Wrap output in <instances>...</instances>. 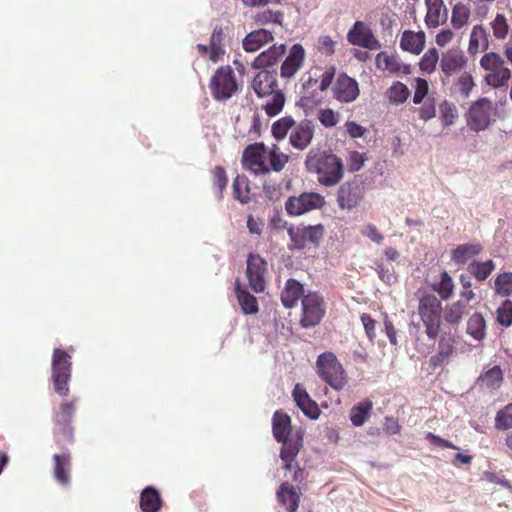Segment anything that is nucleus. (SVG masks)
<instances>
[{
    "instance_id": "8fccbe9b",
    "label": "nucleus",
    "mask_w": 512,
    "mask_h": 512,
    "mask_svg": "<svg viewBox=\"0 0 512 512\" xmlns=\"http://www.w3.org/2000/svg\"><path fill=\"white\" fill-rule=\"evenodd\" d=\"M440 120L444 126L452 125L458 118V110L452 103L444 101L439 106Z\"/></svg>"
},
{
    "instance_id": "5fc2aeb1",
    "label": "nucleus",
    "mask_w": 512,
    "mask_h": 512,
    "mask_svg": "<svg viewBox=\"0 0 512 512\" xmlns=\"http://www.w3.org/2000/svg\"><path fill=\"white\" fill-rule=\"evenodd\" d=\"M474 87V81L470 74L463 73L456 83L457 91L464 98H468Z\"/></svg>"
},
{
    "instance_id": "6ab92c4d",
    "label": "nucleus",
    "mask_w": 512,
    "mask_h": 512,
    "mask_svg": "<svg viewBox=\"0 0 512 512\" xmlns=\"http://www.w3.org/2000/svg\"><path fill=\"white\" fill-rule=\"evenodd\" d=\"M347 39L352 45L364 47L370 50L378 49L379 42L375 39L371 29L361 21H356L349 30Z\"/></svg>"
},
{
    "instance_id": "c9c22d12",
    "label": "nucleus",
    "mask_w": 512,
    "mask_h": 512,
    "mask_svg": "<svg viewBox=\"0 0 512 512\" xmlns=\"http://www.w3.org/2000/svg\"><path fill=\"white\" fill-rule=\"evenodd\" d=\"M373 408L371 400L366 399L357 405L353 406L350 410V421L354 426H362L369 418Z\"/></svg>"
},
{
    "instance_id": "f03ea898",
    "label": "nucleus",
    "mask_w": 512,
    "mask_h": 512,
    "mask_svg": "<svg viewBox=\"0 0 512 512\" xmlns=\"http://www.w3.org/2000/svg\"><path fill=\"white\" fill-rule=\"evenodd\" d=\"M305 166L309 172L316 173L319 183L326 187L336 185L344 176L342 159L330 152L310 150Z\"/></svg>"
},
{
    "instance_id": "a878e982",
    "label": "nucleus",
    "mask_w": 512,
    "mask_h": 512,
    "mask_svg": "<svg viewBox=\"0 0 512 512\" xmlns=\"http://www.w3.org/2000/svg\"><path fill=\"white\" fill-rule=\"evenodd\" d=\"M163 504L160 492L155 487L147 486L141 491L139 506L142 512H159Z\"/></svg>"
},
{
    "instance_id": "a19ab883",
    "label": "nucleus",
    "mask_w": 512,
    "mask_h": 512,
    "mask_svg": "<svg viewBox=\"0 0 512 512\" xmlns=\"http://www.w3.org/2000/svg\"><path fill=\"white\" fill-rule=\"evenodd\" d=\"M466 313V304L462 301H456L446 306L444 310V320L449 324H459Z\"/></svg>"
},
{
    "instance_id": "a211bd4d",
    "label": "nucleus",
    "mask_w": 512,
    "mask_h": 512,
    "mask_svg": "<svg viewBox=\"0 0 512 512\" xmlns=\"http://www.w3.org/2000/svg\"><path fill=\"white\" fill-rule=\"evenodd\" d=\"M314 131L315 126L311 120L304 119L296 123L289 134L290 145L296 150H305L313 140Z\"/></svg>"
},
{
    "instance_id": "0e129e2a",
    "label": "nucleus",
    "mask_w": 512,
    "mask_h": 512,
    "mask_svg": "<svg viewBox=\"0 0 512 512\" xmlns=\"http://www.w3.org/2000/svg\"><path fill=\"white\" fill-rule=\"evenodd\" d=\"M368 339L373 342L376 338V321L367 313L360 317Z\"/></svg>"
},
{
    "instance_id": "2f4dec72",
    "label": "nucleus",
    "mask_w": 512,
    "mask_h": 512,
    "mask_svg": "<svg viewBox=\"0 0 512 512\" xmlns=\"http://www.w3.org/2000/svg\"><path fill=\"white\" fill-rule=\"evenodd\" d=\"M283 444L280 451V458L284 462V468L286 470H292L294 467V460L298 455L302 447V438H286L284 441H280Z\"/></svg>"
},
{
    "instance_id": "393cba45",
    "label": "nucleus",
    "mask_w": 512,
    "mask_h": 512,
    "mask_svg": "<svg viewBox=\"0 0 512 512\" xmlns=\"http://www.w3.org/2000/svg\"><path fill=\"white\" fill-rule=\"evenodd\" d=\"M53 475L62 486L70 484L71 456L69 453L53 455Z\"/></svg>"
},
{
    "instance_id": "6e6552de",
    "label": "nucleus",
    "mask_w": 512,
    "mask_h": 512,
    "mask_svg": "<svg viewBox=\"0 0 512 512\" xmlns=\"http://www.w3.org/2000/svg\"><path fill=\"white\" fill-rule=\"evenodd\" d=\"M288 236L291 240V248L303 250L308 244L318 246L322 240L325 227L322 224L316 225H291L287 228Z\"/></svg>"
},
{
    "instance_id": "0eeeda50",
    "label": "nucleus",
    "mask_w": 512,
    "mask_h": 512,
    "mask_svg": "<svg viewBox=\"0 0 512 512\" xmlns=\"http://www.w3.org/2000/svg\"><path fill=\"white\" fill-rule=\"evenodd\" d=\"M209 88L214 99H230L238 90L233 69L229 65L219 67L210 80Z\"/></svg>"
},
{
    "instance_id": "20e7f679",
    "label": "nucleus",
    "mask_w": 512,
    "mask_h": 512,
    "mask_svg": "<svg viewBox=\"0 0 512 512\" xmlns=\"http://www.w3.org/2000/svg\"><path fill=\"white\" fill-rule=\"evenodd\" d=\"M315 369L319 378L336 391H341L348 383V375L333 352L321 353L317 357Z\"/></svg>"
},
{
    "instance_id": "4c0bfd02",
    "label": "nucleus",
    "mask_w": 512,
    "mask_h": 512,
    "mask_svg": "<svg viewBox=\"0 0 512 512\" xmlns=\"http://www.w3.org/2000/svg\"><path fill=\"white\" fill-rule=\"evenodd\" d=\"M482 250L481 245L479 244H463L459 245L453 252H452V260L456 264H465L467 263L472 257L479 254Z\"/></svg>"
},
{
    "instance_id": "e433bc0d",
    "label": "nucleus",
    "mask_w": 512,
    "mask_h": 512,
    "mask_svg": "<svg viewBox=\"0 0 512 512\" xmlns=\"http://www.w3.org/2000/svg\"><path fill=\"white\" fill-rule=\"evenodd\" d=\"M454 282L451 276L446 272H441L439 279L431 283V288L446 300L450 298L454 292Z\"/></svg>"
},
{
    "instance_id": "4468645a",
    "label": "nucleus",
    "mask_w": 512,
    "mask_h": 512,
    "mask_svg": "<svg viewBox=\"0 0 512 512\" xmlns=\"http://www.w3.org/2000/svg\"><path fill=\"white\" fill-rule=\"evenodd\" d=\"M494 115L495 108L493 103L487 98H482L470 107L467 124L472 130L479 132L485 130L490 125Z\"/></svg>"
},
{
    "instance_id": "7ed1b4c3",
    "label": "nucleus",
    "mask_w": 512,
    "mask_h": 512,
    "mask_svg": "<svg viewBox=\"0 0 512 512\" xmlns=\"http://www.w3.org/2000/svg\"><path fill=\"white\" fill-rule=\"evenodd\" d=\"M252 87L258 97H270L263 105L265 113L269 117L278 115L285 104V96L277 89L276 73L268 70H261L253 79Z\"/></svg>"
},
{
    "instance_id": "680f3d73",
    "label": "nucleus",
    "mask_w": 512,
    "mask_h": 512,
    "mask_svg": "<svg viewBox=\"0 0 512 512\" xmlns=\"http://www.w3.org/2000/svg\"><path fill=\"white\" fill-rule=\"evenodd\" d=\"M400 46L403 50L416 53V33L404 31L401 37Z\"/></svg>"
},
{
    "instance_id": "4d7b16f0",
    "label": "nucleus",
    "mask_w": 512,
    "mask_h": 512,
    "mask_svg": "<svg viewBox=\"0 0 512 512\" xmlns=\"http://www.w3.org/2000/svg\"><path fill=\"white\" fill-rule=\"evenodd\" d=\"M336 42L328 35L318 38L317 50L326 56H332L335 53Z\"/></svg>"
},
{
    "instance_id": "13d9d810",
    "label": "nucleus",
    "mask_w": 512,
    "mask_h": 512,
    "mask_svg": "<svg viewBox=\"0 0 512 512\" xmlns=\"http://www.w3.org/2000/svg\"><path fill=\"white\" fill-rule=\"evenodd\" d=\"M263 192L269 200L277 201L282 195V188L280 184L268 180L263 184Z\"/></svg>"
},
{
    "instance_id": "9d476101",
    "label": "nucleus",
    "mask_w": 512,
    "mask_h": 512,
    "mask_svg": "<svg viewBox=\"0 0 512 512\" xmlns=\"http://www.w3.org/2000/svg\"><path fill=\"white\" fill-rule=\"evenodd\" d=\"M365 197V184L358 178L342 183L336 193V202L341 210L351 211L358 207Z\"/></svg>"
},
{
    "instance_id": "58836bf2",
    "label": "nucleus",
    "mask_w": 512,
    "mask_h": 512,
    "mask_svg": "<svg viewBox=\"0 0 512 512\" xmlns=\"http://www.w3.org/2000/svg\"><path fill=\"white\" fill-rule=\"evenodd\" d=\"M467 333L475 340H482L486 335V322L479 313H474L467 322Z\"/></svg>"
},
{
    "instance_id": "f8f14e48",
    "label": "nucleus",
    "mask_w": 512,
    "mask_h": 512,
    "mask_svg": "<svg viewBox=\"0 0 512 512\" xmlns=\"http://www.w3.org/2000/svg\"><path fill=\"white\" fill-rule=\"evenodd\" d=\"M418 308L426 326L427 335L429 338H435L440 327L439 317L442 310L440 301L434 295H425L421 297Z\"/></svg>"
},
{
    "instance_id": "338daca9",
    "label": "nucleus",
    "mask_w": 512,
    "mask_h": 512,
    "mask_svg": "<svg viewBox=\"0 0 512 512\" xmlns=\"http://www.w3.org/2000/svg\"><path fill=\"white\" fill-rule=\"evenodd\" d=\"M345 128L351 138L363 137L367 131L365 127L355 121H346Z\"/></svg>"
},
{
    "instance_id": "6e6d98bb",
    "label": "nucleus",
    "mask_w": 512,
    "mask_h": 512,
    "mask_svg": "<svg viewBox=\"0 0 512 512\" xmlns=\"http://www.w3.org/2000/svg\"><path fill=\"white\" fill-rule=\"evenodd\" d=\"M491 25L493 29V35L497 39H504L507 36L509 27L506 18L503 15L497 14Z\"/></svg>"
},
{
    "instance_id": "bf43d9fd",
    "label": "nucleus",
    "mask_w": 512,
    "mask_h": 512,
    "mask_svg": "<svg viewBox=\"0 0 512 512\" xmlns=\"http://www.w3.org/2000/svg\"><path fill=\"white\" fill-rule=\"evenodd\" d=\"M366 158L363 153L358 151H352L349 153V157L347 159V168L350 172L359 171L365 162Z\"/></svg>"
},
{
    "instance_id": "72a5a7b5",
    "label": "nucleus",
    "mask_w": 512,
    "mask_h": 512,
    "mask_svg": "<svg viewBox=\"0 0 512 512\" xmlns=\"http://www.w3.org/2000/svg\"><path fill=\"white\" fill-rule=\"evenodd\" d=\"M488 48V38L485 29L481 25L472 28L468 51L470 54L476 55Z\"/></svg>"
},
{
    "instance_id": "7c9ffc66",
    "label": "nucleus",
    "mask_w": 512,
    "mask_h": 512,
    "mask_svg": "<svg viewBox=\"0 0 512 512\" xmlns=\"http://www.w3.org/2000/svg\"><path fill=\"white\" fill-rule=\"evenodd\" d=\"M285 52L286 46L284 44L273 45L259 54L254 59L252 66L257 69L273 66L283 57Z\"/></svg>"
},
{
    "instance_id": "864d4df0",
    "label": "nucleus",
    "mask_w": 512,
    "mask_h": 512,
    "mask_svg": "<svg viewBox=\"0 0 512 512\" xmlns=\"http://www.w3.org/2000/svg\"><path fill=\"white\" fill-rule=\"evenodd\" d=\"M495 427L500 430L512 428V403L499 411L495 417Z\"/></svg>"
},
{
    "instance_id": "423d86ee",
    "label": "nucleus",
    "mask_w": 512,
    "mask_h": 512,
    "mask_svg": "<svg viewBox=\"0 0 512 512\" xmlns=\"http://www.w3.org/2000/svg\"><path fill=\"white\" fill-rule=\"evenodd\" d=\"M77 399L64 400L59 404L54 415V435L58 443H72L74 440V428L72 420L76 412Z\"/></svg>"
},
{
    "instance_id": "5701e85b",
    "label": "nucleus",
    "mask_w": 512,
    "mask_h": 512,
    "mask_svg": "<svg viewBox=\"0 0 512 512\" xmlns=\"http://www.w3.org/2000/svg\"><path fill=\"white\" fill-rule=\"evenodd\" d=\"M466 64V59L460 49L452 48L443 53L440 59L441 71L450 76L460 71Z\"/></svg>"
},
{
    "instance_id": "9b49d317",
    "label": "nucleus",
    "mask_w": 512,
    "mask_h": 512,
    "mask_svg": "<svg viewBox=\"0 0 512 512\" xmlns=\"http://www.w3.org/2000/svg\"><path fill=\"white\" fill-rule=\"evenodd\" d=\"M480 65L487 72L485 81L489 86L501 87L510 78V70L504 65V60L494 52L485 54L480 60Z\"/></svg>"
},
{
    "instance_id": "4be33fe9",
    "label": "nucleus",
    "mask_w": 512,
    "mask_h": 512,
    "mask_svg": "<svg viewBox=\"0 0 512 512\" xmlns=\"http://www.w3.org/2000/svg\"><path fill=\"white\" fill-rule=\"evenodd\" d=\"M294 401L301 411L311 419H317L320 409L317 403L311 399L306 389L301 384H296L292 392Z\"/></svg>"
},
{
    "instance_id": "c85d7f7f",
    "label": "nucleus",
    "mask_w": 512,
    "mask_h": 512,
    "mask_svg": "<svg viewBox=\"0 0 512 512\" xmlns=\"http://www.w3.org/2000/svg\"><path fill=\"white\" fill-rule=\"evenodd\" d=\"M303 296H305L303 285L295 279H288L281 291V302L284 307L293 308Z\"/></svg>"
},
{
    "instance_id": "b1692460",
    "label": "nucleus",
    "mask_w": 512,
    "mask_h": 512,
    "mask_svg": "<svg viewBox=\"0 0 512 512\" xmlns=\"http://www.w3.org/2000/svg\"><path fill=\"white\" fill-rule=\"evenodd\" d=\"M429 84L425 79L418 78V104L420 107V117L424 120L431 119L436 114L434 99L428 96Z\"/></svg>"
},
{
    "instance_id": "de8ad7c7",
    "label": "nucleus",
    "mask_w": 512,
    "mask_h": 512,
    "mask_svg": "<svg viewBox=\"0 0 512 512\" xmlns=\"http://www.w3.org/2000/svg\"><path fill=\"white\" fill-rule=\"evenodd\" d=\"M316 118L325 128H334L340 122V114L331 108L319 109Z\"/></svg>"
},
{
    "instance_id": "79ce46f5",
    "label": "nucleus",
    "mask_w": 512,
    "mask_h": 512,
    "mask_svg": "<svg viewBox=\"0 0 512 512\" xmlns=\"http://www.w3.org/2000/svg\"><path fill=\"white\" fill-rule=\"evenodd\" d=\"M296 122L291 116H285L275 121L271 127L272 135L277 140L284 139L291 132Z\"/></svg>"
},
{
    "instance_id": "39448f33",
    "label": "nucleus",
    "mask_w": 512,
    "mask_h": 512,
    "mask_svg": "<svg viewBox=\"0 0 512 512\" xmlns=\"http://www.w3.org/2000/svg\"><path fill=\"white\" fill-rule=\"evenodd\" d=\"M51 368L53 390L61 397L68 396L70 393L69 382L72 376L71 356L64 350L55 348L52 354Z\"/></svg>"
},
{
    "instance_id": "3c124183",
    "label": "nucleus",
    "mask_w": 512,
    "mask_h": 512,
    "mask_svg": "<svg viewBox=\"0 0 512 512\" xmlns=\"http://www.w3.org/2000/svg\"><path fill=\"white\" fill-rule=\"evenodd\" d=\"M496 321L499 325L509 327L512 325V301L505 300L496 310Z\"/></svg>"
},
{
    "instance_id": "ea45409f",
    "label": "nucleus",
    "mask_w": 512,
    "mask_h": 512,
    "mask_svg": "<svg viewBox=\"0 0 512 512\" xmlns=\"http://www.w3.org/2000/svg\"><path fill=\"white\" fill-rule=\"evenodd\" d=\"M410 91L406 85L396 81L386 91V97L391 104H403L409 97Z\"/></svg>"
},
{
    "instance_id": "c756f323",
    "label": "nucleus",
    "mask_w": 512,
    "mask_h": 512,
    "mask_svg": "<svg viewBox=\"0 0 512 512\" xmlns=\"http://www.w3.org/2000/svg\"><path fill=\"white\" fill-rule=\"evenodd\" d=\"M376 66L378 69L387 70L393 74H409L411 72L410 65L401 63L396 56L389 55L386 52H380L377 54Z\"/></svg>"
},
{
    "instance_id": "ddd939ff",
    "label": "nucleus",
    "mask_w": 512,
    "mask_h": 512,
    "mask_svg": "<svg viewBox=\"0 0 512 512\" xmlns=\"http://www.w3.org/2000/svg\"><path fill=\"white\" fill-rule=\"evenodd\" d=\"M325 198L316 192H304L299 196H290L285 202V210L291 216H300L312 210L321 209Z\"/></svg>"
},
{
    "instance_id": "1a4fd4ad",
    "label": "nucleus",
    "mask_w": 512,
    "mask_h": 512,
    "mask_svg": "<svg viewBox=\"0 0 512 512\" xmlns=\"http://www.w3.org/2000/svg\"><path fill=\"white\" fill-rule=\"evenodd\" d=\"M301 304V326L311 328L318 325L326 313V303L323 296L318 292H309L303 296Z\"/></svg>"
},
{
    "instance_id": "e2e57ef3",
    "label": "nucleus",
    "mask_w": 512,
    "mask_h": 512,
    "mask_svg": "<svg viewBox=\"0 0 512 512\" xmlns=\"http://www.w3.org/2000/svg\"><path fill=\"white\" fill-rule=\"evenodd\" d=\"M483 381L490 387H497L502 381V371L498 366H495L488 370L484 377Z\"/></svg>"
},
{
    "instance_id": "052dcab7",
    "label": "nucleus",
    "mask_w": 512,
    "mask_h": 512,
    "mask_svg": "<svg viewBox=\"0 0 512 512\" xmlns=\"http://www.w3.org/2000/svg\"><path fill=\"white\" fill-rule=\"evenodd\" d=\"M227 182L228 179L225 169L222 166L215 167L213 170V184L219 189L220 196L227 186Z\"/></svg>"
},
{
    "instance_id": "774afa93",
    "label": "nucleus",
    "mask_w": 512,
    "mask_h": 512,
    "mask_svg": "<svg viewBox=\"0 0 512 512\" xmlns=\"http://www.w3.org/2000/svg\"><path fill=\"white\" fill-rule=\"evenodd\" d=\"M362 234L378 244L382 243L384 239V236L378 231L374 224L366 225L362 230Z\"/></svg>"
},
{
    "instance_id": "a18cd8bd",
    "label": "nucleus",
    "mask_w": 512,
    "mask_h": 512,
    "mask_svg": "<svg viewBox=\"0 0 512 512\" xmlns=\"http://www.w3.org/2000/svg\"><path fill=\"white\" fill-rule=\"evenodd\" d=\"M233 194L235 199L246 204L250 201V189L245 176H237L233 181Z\"/></svg>"
},
{
    "instance_id": "603ef678",
    "label": "nucleus",
    "mask_w": 512,
    "mask_h": 512,
    "mask_svg": "<svg viewBox=\"0 0 512 512\" xmlns=\"http://www.w3.org/2000/svg\"><path fill=\"white\" fill-rule=\"evenodd\" d=\"M255 22L259 25H266L269 23L282 24L283 13L280 11H272L270 9L257 13L254 17Z\"/></svg>"
},
{
    "instance_id": "69168bd1",
    "label": "nucleus",
    "mask_w": 512,
    "mask_h": 512,
    "mask_svg": "<svg viewBox=\"0 0 512 512\" xmlns=\"http://www.w3.org/2000/svg\"><path fill=\"white\" fill-rule=\"evenodd\" d=\"M336 68L334 66L327 67L321 75L319 89L321 92L326 91L332 84L335 77Z\"/></svg>"
},
{
    "instance_id": "c03bdc74",
    "label": "nucleus",
    "mask_w": 512,
    "mask_h": 512,
    "mask_svg": "<svg viewBox=\"0 0 512 512\" xmlns=\"http://www.w3.org/2000/svg\"><path fill=\"white\" fill-rule=\"evenodd\" d=\"M470 18V9L463 3H457L452 9L451 24L455 29L467 25Z\"/></svg>"
},
{
    "instance_id": "dca6fc26",
    "label": "nucleus",
    "mask_w": 512,
    "mask_h": 512,
    "mask_svg": "<svg viewBox=\"0 0 512 512\" xmlns=\"http://www.w3.org/2000/svg\"><path fill=\"white\" fill-rule=\"evenodd\" d=\"M332 93L338 102L348 104L358 98L360 90L354 78L346 73H340L332 87Z\"/></svg>"
},
{
    "instance_id": "f3484780",
    "label": "nucleus",
    "mask_w": 512,
    "mask_h": 512,
    "mask_svg": "<svg viewBox=\"0 0 512 512\" xmlns=\"http://www.w3.org/2000/svg\"><path fill=\"white\" fill-rule=\"evenodd\" d=\"M225 33L222 26H216L212 32L211 38H210V44L204 45V44H198L197 50L199 52V55L201 57H207L212 62L216 63L220 60H222L225 49H224V40H225Z\"/></svg>"
},
{
    "instance_id": "2eb2a0df",
    "label": "nucleus",
    "mask_w": 512,
    "mask_h": 512,
    "mask_svg": "<svg viewBox=\"0 0 512 512\" xmlns=\"http://www.w3.org/2000/svg\"><path fill=\"white\" fill-rule=\"evenodd\" d=\"M267 272V262L259 255L250 253L247 257L246 276L249 287L256 293L265 290V274Z\"/></svg>"
},
{
    "instance_id": "aec40b11",
    "label": "nucleus",
    "mask_w": 512,
    "mask_h": 512,
    "mask_svg": "<svg viewBox=\"0 0 512 512\" xmlns=\"http://www.w3.org/2000/svg\"><path fill=\"white\" fill-rule=\"evenodd\" d=\"M305 50L301 44H294L280 67L282 78L293 77L303 66L305 60Z\"/></svg>"
},
{
    "instance_id": "473e14b6",
    "label": "nucleus",
    "mask_w": 512,
    "mask_h": 512,
    "mask_svg": "<svg viewBox=\"0 0 512 512\" xmlns=\"http://www.w3.org/2000/svg\"><path fill=\"white\" fill-rule=\"evenodd\" d=\"M291 418L280 411H276L272 419L273 436L277 442L284 441L291 434Z\"/></svg>"
},
{
    "instance_id": "412c9836",
    "label": "nucleus",
    "mask_w": 512,
    "mask_h": 512,
    "mask_svg": "<svg viewBox=\"0 0 512 512\" xmlns=\"http://www.w3.org/2000/svg\"><path fill=\"white\" fill-rule=\"evenodd\" d=\"M276 497L278 502L286 508L287 512H297L301 497L300 488H296L285 481L280 484Z\"/></svg>"
},
{
    "instance_id": "bb28decb",
    "label": "nucleus",
    "mask_w": 512,
    "mask_h": 512,
    "mask_svg": "<svg viewBox=\"0 0 512 512\" xmlns=\"http://www.w3.org/2000/svg\"><path fill=\"white\" fill-rule=\"evenodd\" d=\"M425 23L428 27L436 28L447 20V9L443 0H426Z\"/></svg>"
},
{
    "instance_id": "49530a36",
    "label": "nucleus",
    "mask_w": 512,
    "mask_h": 512,
    "mask_svg": "<svg viewBox=\"0 0 512 512\" xmlns=\"http://www.w3.org/2000/svg\"><path fill=\"white\" fill-rule=\"evenodd\" d=\"M494 269L495 264L492 260H487L485 262H472L468 266L469 272L479 281L487 279Z\"/></svg>"
},
{
    "instance_id": "09e8293b",
    "label": "nucleus",
    "mask_w": 512,
    "mask_h": 512,
    "mask_svg": "<svg viewBox=\"0 0 512 512\" xmlns=\"http://www.w3.org/2000/svg\"><path fill=\"white\" fill-rule=\"evenodd\" d=\"M495 291L501 296L512 295V273L504 272L495 279Z\"/></svg>"
},
{
    "instance_id": "cd10ccee",
    "label": "nucleus",
    "mask_w": 512,
    "mask_h": 512,
    "mask_svg": "<svg viewBox=\"0 0 512 512\" xmlns=\"http://www.w3.org/2000/svg\"><path fill=\"white\" fill-rule=\"evenodd\" d=\"M274 39L271 31L258 29L248 33L243 39V48L247 52H255Z\"/></svg>"
},
{
    "instance_id": "37998d69",
    "label": "nucleus",
    "mask_w": 512,
    "mask_h": 512,
    "mask_svg": "<svg viewBox=\"0 0 512 512\" xmlns=\"http://www.w3.org/2000/svg\"><path fill=\"white\" fill-rule=\"evenodd\" d=\"M438 62L440 63L439 52L436 48L432 47L424 53L418 63V67L423 73L430 74L435 70Z\"/></svg>"
},
{
    "instance_id": "f704fd0d",
    "label": "nucleus",
    "mask_w": 512,
    "mask_h": 512,
    "mask_svg": "<svg viewBox=\"0 0 512 512\" xmlns=\"http://www.w3.org/2000/svg\"><path fill=\"white\" fill-rule=\"evenodd\" d=\"M235 292L237 300L244 314H256L259 311L256 297L248 293L245 289H243L240 285L239 280L236 281Z\"/></svg>"
},
{
    "instance_id": "f257e3e1",
    "label": "nucleus",
    "mask_w": 512,
    "mask_h": 512,
    "mask_svg": "<svg viewBox=\"0 0 512 512\" xmlns=\"http://www.w3.org/2000/svg\"><path fill=\"white\" fill-rule=\"evenodd\" d=\"M289 161V156L279 151L276 145L267 147L263 142L248 145L242 155V165L250 173L259 176L271 171L280 172Z\"/></svg>"
}]
</instances>
